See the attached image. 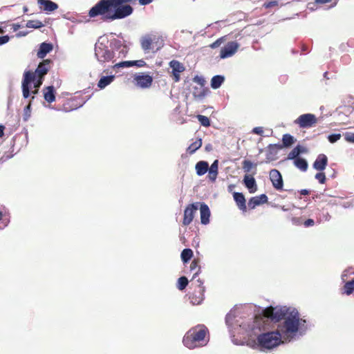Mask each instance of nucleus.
Listing matches in <instances>:
<instances>
[{"label": "nucleus", "instance_id": "6", "mask_svg": "<svg viewBox=\"0 0 354 354\" xmlns=\"http://www.w3.org/2000/svg\"><path fill=\"white\" fill-rule=\"evenodd\" d=\"M257 345L261 350H272L281 344H284L283 337L277 328L259 334L257 337Z\"/></svg>", "mask_w": 354, "mask_h": 354}, {"label": "nucleus", "instance_id": "30", "mask_svg": "<svg viewBox=\"0 0 354 354\" xmlns=\"http://www.w3.org/2000/svg\"><path fill=\"white\" fill-rule=\"evenodd\" d=\"M115 75H103L102 76L97 85V87L100 88V89H104L107 86H109V84H111L115 80Z\"/></svg>", "mask_w": 354, "mask_h": 354}, {"label": "nucleus", "instance_id": "1", "mask_svg": "<svg viewBox=\"0 0 354 354\" xmlns=\"http://www.w3.org/2000/svg\"><path fill=\"white\" fill-rule=\"evenodd\" d=\"M95 56L99 63H114L117 59L125 57L128 53L127 45L117 39L109 40L105 35L98 38L95 44Z\"/></svg>", "mask_w": 354, "mask_h": 354}, {"label": "nucleus", "instance_id": "29", "mask_svg": "<svg viewBox=\"0 0 354 354\" xmlns=\"http://www.w3.org/2000/svg\"><path fill=\"white\" fill-rule=\"evenodd\" d=\"M37 3L42 6L46 12H52L58 8V4L51 0H37Z\"/></svg>", "mask_w": 354, "mask_h": 354}, {"label": "nucleus", "instance_id": "51", "mask_svg": "<svg viewBox=\"0 0 354 354\" xmlns=\"http://www.w3.org/2000/svg\"><path fill=\"white\" fill-rule=\"evenodd\" d=\"M3 212L0 210V229H3L8 224L9 221L3 218Z\"/></svg>", "mask_w": 354, "mask_h": 354}, {"label": "nucleus", "instance_id": "22", "mask_svg": "<svg viewBox=\"0 0 354 354\" xmlns=\"http://www.w3.org/2000/svg\"><path fill=\"white\" fill-rule=\"evenodd\" d=\"M268 201V198L265 194H262L257 196H253L249 199L248 207L250 209H253L257 206L266 203Z\"/></svg>", "mask_w": 354, "mask_h": 354}, {"label": "nucleus", "instance_id": "34", "mask_svg": "<svg viewBox=\"0 0 354 354\" xmlns=\"http://www.w3.org/2000/svg\"><path fill=\"white\" fill-rule=\"evenodd\" d=\"M225 76L222 75H216L211 79L210 86L213 89L219 88L225 82Z\"/></svg>", "mask_w": 354, "mask_h": 354}, {"label": "nucleus", "instance_id": "23", "mask_svg": "<svg viewBox=\"0 0 354 354\" xmlns=\"http://www.w3.org/2000/svg\"><path fill=\"white\" fill-rule=\"evenodd\" d=\"M243 183L250 193L253 194L257 191V182L252 176L245 174L243 179Z\"/></svg>", "mask_w": 354, "mask_h": 354}, {"label": "nucleus", "instance_id": "60", "mask_svg": "<svg viewBox=\"0 0 354 354\" xmlns=\"http://www.w3.org/2000/svg\"><path fill=\"white\" fill-rule=\"evenodd\" d=\"M180 73H172L174 80L176 82H179L180 80Z\"/></svg>", "mask_w": 354, "mask_h": 354}, {"label": "nucleus", "instance_id": "18", "mask_svg": "<svg viewBox=\"0 0 354 354\" xmlns=\"http://www.w3.org/2000/svg\"><path fill=\"white\" fill-rule=\"evenodd\" d=\"M308 153V149L306 147L297 145H296L291 151L288 154L286 159L290 160H295L297 158H300L301 155L304 153Z\"/></svg>", "mask_w": 354, "mask_h": 354}, {"label": "nucleus", "instance_id": "62", "mask_svg": "<svg viewBox=\"0 0 354 354\" xmlns=\"http://www.w3.org/2000/svg\"><path fill=\"white\" fill-rule=\"evenodd\" d=\"M27 34H28V32H26V31H20L16 34V36L17 37H20L26 36Z\"/></svg>", "mask_w": 354, "mask_h": 354}, {"label": "nucleus", "instance_id": "54", "mask_svg": "<svg viewBox=\"0 0 354 354\" xmlns=\"http://www.w3.org/2000/svg\"><path fill=\"white\" fill-rule=\"evenodd\" d=\"M278 5V1H268L267 3H265L263 4V6L266 8H272V7H274V6H276Z\"/></svg>", "mask_w": 354, "mask_h": 354}, {"label": "nucleus", "instance_id": "40", "mask_svg": "<svg viewBox=\"0 0 354 354\" xmlns=\"http://www.w3.org/2000/svg\"><path fill=\"white\" fill-rule=\"evenodd\" d=\"M26 26L28 28L38 29L42 28L44 25L39 20H29L27 21Z\"/></svg>", "mask_w": 354, "mask_h": 354}, {"label": "nucleus", "instance_id": "52", "mask_svg": "<svg viewBox=\"0 0 354 354\" xmlns=\"http://www.w3.org/2000/svg\"><path fill=\"white\" fill-rule=\"evenodd\" d=\"M39 89L30 88V97L28 98V102H32L36 97V95L39 93Z\"/></svg>", "mask_w": 354, "mask_h": 354}, {"label": "nucleus", "instance_id": "3", "mask_svg": "<svg viewBox=\"0 0 354 354\" xmlns=\"http://www.w3.org/2000/svg\"><path fill=\"white\" fill-rule=\"evenodd\" d=\"M88 16H100L104 21L124 19L113 0H100L89 10Z\"/></svg>", "mask_w": 354, "mask_h": 354}, {"label": "nucleus", "instance_id": "43", "mask_svg": "<svg viewBox=\"0 0 354 354\" xmlns=\"http://www.w3.org/2000/svg\"><path fill=\"white\" fill-rule=\"evenodd\" d=\"M196 118L198 119L201 126L205 127H208L210 126V120L208 117L203 115H197Z\"/></svg>", "mask_w": 354, "mask_h": 354}, {"label": "nucleus", "instance_id": "55", "mask_svg": "<svg viewBox=\"0 0 354 354\" xmlns=\"http://www.w3.org/2000/svg\"><path fill=\"white\" fill-rule=\"evenodd\" d=\"M253 133L261 136L263 133V128L261 127H256L252 130Z\"/></svg>", "mask_w": 354, "mask_h": 354}, {"label": "nucleus", "instance_id": "21", "mask_svg": "<svg viewBox=\"0 0 354 354\" xmlns=\"http://www.w3.org/2000/svg\"><path fill=\"white\" fill-rule=\"evenodd\" d=\"M328 165V158L324 153H320L317 156L315 162L313 164V169L319 171H323Z\"/></svg>", "mask_w": 354, "mask_h": 354}, {"label": "nucleus", "instance_id": "19", "mask_svg": "<svg viewBox=\"0 0 354 354\" xmlns=\"http://www.w3.org/2000/svg\"><path fill=\"white\" fill-rule=\"evenodd\" d=\"M281 149L279 143L277 144H270L267 147L266 149V162H269L277 159V155L279 150Z\"/></svg>", "mask_w": 354, "mask_h": 354}, {"label": "nucleus", "instance_id": "33", "mask_svg": "<svg viewBox=\"0 0 354 354\" xmlns=\"http://www.w3.org/2000/svg\"><path fill=\"white\" fill-rule=\"evenodd\" d=\"M195 169L198 176H203L209 170V163L205 160H200L196 164Z\"/></svg>", "mask_w": 354, "mask_h": 354}, {"label": "nucleus", "instance_id": "31", "mask_svg": "<svg viewBox=\"0 0 354 354\" xmlns=\"http://www.w3.org/2000/svg\"><path fill=\"white\" fill-rule=\"evenodd\" d=\"M218 160H215L211 166H209V170H207L209 174L208 178L212 182H214L217 178V175L218 173Z\"/></svg>", "mask_w": 354, "mask_h": 354}, {"label": "nucleus", "instance_id": "58", "mask_svg": "<svg viewBox=\"0 0 354 354\" xmlns=\"http://www.w3.org/2000/svg\"><path fill=\"white\" fill-rule=\"evenodd\" d=\"M140 5L146 6L151 3L153 0H138Z\"/></svg>", "mask_w": 354, "mask_h": 354}, {"label": "nucleus", "instance_id": "53", "mask_svg": "<svg viewBox=\"0 0 354 354\" xmlns=\"http://www.w3.org/2000/svg\"><path fill=\"white\" fill-rule=\"evenodd\" d=\"M10 37L8 35L0 36V46L7 44L10 41Z\"/></svg>", "mask_w": 354, "mask_h": 354}, {"label": "nucleus", "instance_id": "8", "mask_svg": "<svg viewBox=\"0 0 354 354\" xmlns=\"http://www.w3.org/2000/svg\"><path fill=\"white\" fill-rule=\"evenodd\" d=\"M293 308L287 306H270L263 310L264 315L273 322H279L283 321L285 317L292 311Z\"/></svg>", "mask_w": 354, "mask_h": 354}, {"label": "nucleus", "instance_id": "45", "mask_svg": "<svg viewBox=\"0 0 354 354\" xmlns=\"http://www.w3.org/2000/svg\"><path fill=\"white\" fill-rule=\"evenodd\" d=\"M341 137L342 135L339 133H331L328 136L327 139L330 143L333 144L337 142Z\"/></svg>", "mask_w": 354, "mask_h": 354}, {"label": "nucleus", "instance_id": "17", "mask_svg": "<svg viewBox=\"0 0 354 354\" xmlns=\"http://www.w3.org/2000/svg\"><path fill=\"white\" fill-rule=\"evenodd\" d=\"M200 211V218L202 225H206L209 223L211 212L209 206L204 202H200L198 204Z\"/></svg>", "mask_w": 354, "mask_h": 354}, {"label": "nucleus", "instance_id": "2", "mask_svg": "<svg viewBox=\"0 0 354 354\" xmlns=\"http://www.w3.org/2000/svg\"><path fill=\"white\" fill-rule=\"evenodd\" d=\"M277 329L283 337L284 342L299 340L308 330L307 321L300 318L299 311L292 308L284 320L277 326Z\"/></svg>", "mask_w": 354, "mask_h": 354}, {"label": "nucleus", "instance_id": "28", "mask_svg": "<svg viewBox=\"0 0 354 354\" xmlns=\"http://www.w3.org/2000/svg\"><path fill=\"white\" fill-rule=\"evenodd\" d=\"M140 46L145 53H149L153 49V39L149 35H145L140 38Z\"/></svg>", "mask_w": 354, "mask_h": 354}, {"label": "nucleus", "instance_id": "42", "mask_svg": "<svg viewBox=\"0 0 354 354\" xmlns=\"http://www.w3.org/2000/svg\"><path fill=\"white\" fill-rule=\"evenodd\" d=\"M344 292L347 295H349L353 292V291H354V277L351 280L347 281L344 284Z\"/></svg>", "mask_w": 354, "mask_h": 354}, {"label": "nucleus", "instance_id": "48", "mask_svg": "<svg viewBox=\"0 0 354 354\" xmlns=\"http://www.w3.org/2000/svg\"><path fill=\"white\" fill-rule=\"evenodd\" d=\"M193 81L199 85V87H205V80L202 76L196 75L193 78Z\"/></svg>", "mask_w": 354, "mask_h": 354}, {"label": "nucleus", "instance_id": "44", "mask_svg": "<svg viewBox=\"0 0 354 354\" xmlns=\"http://www.w3.org/2000/svg\"><path fill=\"white\" fill-rule=\"evenodd\" d=\"M198 262H199L198 259H194L191 263V265H190L191 270H194L196 268H198V270L193 275L192 280H194L201 272V267L198 266Z\"/></svg>", "mask_w": 354, "mask_h": 354}, {"label": "nucleus", "instance_id": "9", "mask_svg": "<svg viewBox=\"0 0 354 354\" xmlns=\"http://www.w3.org/2000/svg\"><path fill=\"white\" fill-rule=\"evenodd\" d=\"M196 282L198 283V290L189 295V299L192 305H199L205 299V287L203 286V281L201 279H198Z\"/></svg>", "mask_w": 354, "mask_h": 354}, {"label": "nucleus", "instance_id": "13", "mask_svg": "<svg viewBox=\"0 0 354 354\" xmlns=\"http://www.w3.org/2000/svg\"><path fill=\"white\" fill-rule=\"evenodd\" d=\"M124 18L130 16L133 12V8L128 3H132L136 0H113Z\"/></svg>", "mask_w": 354, "mask_h": 354}, {"label": "nucleus", "instance_id": "27", "mask_svg": "<svg viewBox=\"0 0 354 354\" xmlns=\"http://www.w3.org/2000/svg\"><path fill=\"white\" fill-rule=\"evenodd\" d=\"M233 198L239 209L243 212H246V200L243 194L235 192L233 193Z\"/></svg>", "mask_w": 354, "mask_h": 354}, {"label": "nucleus", "instance_id": "4", "mask_svg": "<svg viewBox=\"0 0 354 354\" xmlns=\"http://www.w3.org/2000/svg\"><path fill=\"white\" fill-rule=\"evenodd\" d=\"M208 329L205 325H198L190 328L185 335L183 343L189 349H194L198 346H204L207 344L205 342Z\"/></svg>", "mask_w": 354, "mask_h": 354}, {"label": "nucleus", "instance_id": "32", "mask_svg": "<svg viewBox=\"0 0 354 354\" xmlns=\"http://www.w3.org/2000/svg\"><path fill=\"white\" fill-rule=\"evenodd\" d=\"M282 143H279V146H281V149L283 148H290L292 145H293L297 140L295 137L289 133H286L283 135L282 137Z\"/></svg>", "mask_w": 354, "mask_h": 354}, {"label": "nucleus", "instance_id": "64", "mask_svg": "<svg viewBox=\"0 0 354 354\" xmlns=\"http://www.w3.org/2000/svg\"><path fill=\"white\" fill-rule=\"evenodd\" d=\"M21 26L19 24H15L12 25V29L14 31H17L20 28Z\"/></svg>", "mask_w": 354, "mask_h": 354}, {"label": "nucleus", "instance_id": "37", "mask_svg": "<svg viewBox=\"0 0 354 354\" xmlns=\"http://www.w3.org/2000/svg\"><path fill=\"white\" fill-rule=\"evenodd\" d=\"M194 256V253L192 249L185 248L183 250L180 254V258L183 263H188Z\"/></svg>", "mask_w": 354, "mask_h": 354}, {"label": "nucleus", "instance_id": "24", "mask_svg": "<svg viewBox=\"0 0 354 354\" xmlns=\"http://www.w3.org/2000/svg\"><path fill=\"white\" fill-rule=\"evenodd\" d=\"M208 92H209V91L207 87L194 86L192 95L196 101L202 102Z\"/></svg>", "mask_w": 354, "mask_h": 354}, {"label": "nucleus", "instance_id": "11", "mask_svg": "<svg viewBox=\"0 0 354 354\" xmlns=\"http://www.w3.org/2000/svg\"><path fill=\"white\" fill-rule=\"evenodd\" d=\"M200 202H195L189 204L184 210L183 224L189 225L193 221L196 211L198 209Z\"/></svg>", "mask_w": 354, "mask_h": 354}, {"label": "nucleus", "instance_id": "36", "mask_svg": "<svg viewBox=\"0 0 354 354\" xmlns=\"http://www.w3.org/2000/svg\"><path fill=\"white\" fill-rule=\"evenodd\" d=\"M169 65L172 70L171 73H182L185 71L183 64L177 60H171Z\"/></svg>", "mask_w": 354, "mask_h": 354}, {"label": "nucleus", "instance_id": "47", "mask_svg": "<svg viewBox=\"0 0 354 354\" xmlns=\"http://www.w3.org/2000/svg\"><path fill=\"white\" fill-rule=\"evenodd\" d=\"M225 40V37H221L217 39L214 42L211 44L209 46V47L212 48V49H215L216 48H218L224 42Z\"/></svg>", "mask_w": 354, "mask_h": 354}, {"label": "nucleus", "instance_id": "16", "mask_svg": "<svg viewBox=\"0 0 354 354\" xmlns=\"http://www.w3.org/2000/svg\"><path fill=\"white\" fill-rule=\"evenodd\" d=\"M136 84L142 88H149L153 82V78L151 75L145 73L136 75L134 77Z\"/></svg>", "mask_w": 354, "mask_h": 354}, {"label": "nucleus", "instance_id": "5", "mask_svg": "<svg viewBox=\"0 0 354 354\" xmlns=\"http://www.w3.org/2000/svg\"><path fill=\"white\" fill-rule=\"evenodd\" d=\"M225 324L228 328L232 342L235 345L239 344L238 339L234 338L236 333L244 334L251 328L249 324L241 322V318L236 319V315L233 310L226 315Z\"/></svg>", "mask_w": 354, "mask_h": 354}, {"label": "nucleus", "instance_id": "25", "mask_svg": "<svg viewBox=\"0 0 354 354\" xmlns=\"http://www.w3.org/2000/svg\"><path fill=\"white\" fill-rule=\"evenodd\" d=\"M53 49V45L50 42H42L39 45V48L37 50V56L40 58H44L48 53L51 52Z\"/></svg>", "mask_w": 354, "mask_h": 354}, {"label": "nucleus", "instance_id": "46", "mask_svg": "<svg viewBox=\"0 0 354 354\" xmlns=\"http://www.w3.org/2000/svg\"><path fill=\"white\" fill-rule=\"evenodd\" d=\"M243 169L245 172L248 173L254 167V164L249 160H244L242 162Z\"/></svg>", "mask_w": 354, "mask_h": 354}, {"label": "nucleus", "instance_id": "10", "mask_svg": "<svg viewBox=\"0 0 354 354\" xmlns=\"http://www.w3.org/2000/svg\"><path fill=\"white\" fill-rule=\"evenodd\" d=\"M317 122L315 115L313 113H304L299 115L295 123L301 129H308L312 127Z\"/></svg>", "mask_w": 354, "mask_h": 354}, {"label": "nucleus", "instance_id": "61", "mask_svg": "<svg viewBox=\"0 0 354 354\" xmlns=\"http://www.w3.org/2000/svg\"><path fill=\"white\" fill-rule=\"evenodd\" d=\"M310 191L307 189H302L299 191L300 194L306 196L310 194Z\"/></svg>", "mask_w": 354, "mask_h": 354}, {"label": "nucleus", "instance_id": "56", "mask_svg": "<svg viewBox=\"0 0 354 354\" xmlns=\"http://www.w3.org/2000/svg\"><path fill=\"white\" fill-rule=\"evenodd\" d=\"M314 224H315V221L312 218H308L304 223V225L306 227L313 226Z\"/></svg>", "mask_w": 354, "mask_h": 354}, {"label": "nucleus", "instance_id": "38", "mask_svg": "<svg viewBox=\"0 0 354 354\" xmlns=\"http://www.w3.org/2000/svg\"><path fill=\"white\" fill-rule=\"evenodd\" d=\"M202 146V138H198L194 142L192 143L187 148V152L189 154L194 153Z\"/></svg>", "mask_w": 354, "mask_h": 354}, {"label": "nucleus", "instance_id": "57", "mask_svg": "<svg viewBox=\"0 0 354 354\" xmlns=\"http://www.w3.org/2000/svg\"><path fill=\"white\" fill-rule=\"evenodd\" d=\"M341 205L342 207H344L345 209L353 207V203L349 201L344 202V203H342Z\"/></svg>", "mask_w": 354, "mask_h": 354}, {"label": "nucleus", "instance_id": "41", "mask_svg": "<svg viewBox=\"0 0 354 354\" xmlns=\"http://www.w3.org/2000/svg\"><path fill=\"white\" fill-rule=\"evenodd\" d=\"M189 281L185 276H182L178 279L177 288L180 290H183L188 285Z\"/></svg>", "mask_w": 354, "mask_h": 354}, {"label": "nucleus", "instance_id": "50", "mask_svg": "<svg viewBox=\"0 0 354 354\" xmlns=\"http://www.w3.org/2000/svg\"><path fill=\"white\" fill-rule=\"evenodd\" d=\"M344 136L346 142L354 144V133L346 132Z\"/></svg>", "mask_w": 354, "mask_h": 354}, {"label": "nucleus", "instance_id": "14", "mask_svg": "<svg viewBox=\"0 0 354 354\" xmlns=\"http://www.w3.org/2000/svg\"><path fill=\"white\" fill-rule=\"evenodd\" d=\"M270 180L272 182L274 188L278 191L283 189V180L282 176L279 170L272 169L270 171Z\"/></svg>", "mask_w": 354, "mask_h": 354}, {"label": "nucleus", "instance_id": "59", "mask_svg": "<svg viewBox=\"0 0 354 354\" xmlns=\"http://www.w3.org/2000/svg\"><path fill=\"white\" fill-rule=\"evenodd\" d=\"M300 220H301L300 218L293 217L292 218V222L293 224L298 225H300V223H301Z\"/></svg>", "mask_w": 354, "mask_h": 354}, {"label": "nucleus", "instance_id": "26", "mask_svg": "<svg viewBox=\"0 0 354 354\" xmlns=\"http://www.w3.org/2000/svg\"><path fill=\"white\" fill-rule=\"evenodd\" d=\"M56 91L54 86H47L43 88V95L45 101L52 103L55 101Z\"/></svg>", "mask_w": 354, "mask_h": 354}, {"label": "nucleus", "instance_id": "63", "mask_svg": "<svg viewBox=\"0 0 354 354\" xmlns=\"http://www.w3.org/2000/svg\"><path fill=\"white\" fill-rule=\"evenodd\" d=\"M212 149H213V147H212V145L211 144H207L205 147V150L206 151H211L212 150Z\"/></svg>", "mask_w": 354, "mask_h": 354}, {"label": "nucleus", "instance_id": "20", "mask_svg": "<svg viewBox=\"0 0 354 354\" xmlns=\"http://www.w3.org/2000/svg\"><path fill=\"white\" fill-rule=\"evenodd\" d=\"M147 64L143 59L138 60H132V61H122L118 63L115 64L113 66V68H127L131 66H137V67H142L146 66Z\"/></svg>", "mask_w": 354, "mask_h": 354}, {"label": "nucleus", "instance_id": "49", "mask_svg": "<svg viewBox=\"0 0 354 354\" xmlns=\"http://www.w3.org/2000/svg\"><path fill=\"white\" fill-rule=\"evenodd\" d=\"M315 179H317L320 184H324L326 180V175L324 172L320 171L315 174Z\"/></svg>", "mask_w": 354, "mask_h": 354}, {"label": "nucleus", "instance_id": "15", "mask_svg": "<svg viewBox=\"0 0 354 354\" xmlns=\"http://www.w3.org/2000/svg\"><path fill=\"white\" fill-rule=\"evenodd\" d=\"M52 61L49 59H46L40 62L32 74L36 77H41L44 79L45 75L48 73L50 70V65Z\"/></svg>", "mask_w": 354, "mask_h": 354}, {"label": "nucleus", "instance_id": "12", "mask_svg": "<svg viewBox=\"0 0 354 354\" xmlns=\"http://www.w3.org/2000/svg\"><path fill=\"white\" fill-rule=\"evenodd\" d=\"M239 47V43L235 41L227 42V44L221 49L219 55L220 58L226 59L232 57L237 51Z\"/></svg>", "mask_w": 354, "mask_h": 354}, {"label": "nucleus", "instance_id": "35", "mask_svg": "<svg viewBox=\"0 0 354 354\" xmlns=\"http://www.w3.org/2000/svg\"><path fill=\"white\" fill-rule=\"evenodd\" d=\"M293 161V165L301 171H306L308 168V163L304 158H297Z\"/></svg>", "mask_w": 354, "mask_h": 354}, {"label": "nucleus", "instance_id": "7", "mask_svg": "<svg viewBox=\"0 0 354 354\" xmlns=\"http://www.w3.org/2000/svg\"><path fill=\"white\" fill-rule=\"evenodd\" d=\"M44 79L36 77L32 71H25L21 80L22 96L24 99L30 97V88L39 89Z\"/></svg>", "mask_w": 354, "mask_h": 354}, {"label": "nucleus", "instance_id": "39", "mask_svg": "<svg viewBox=\"0 0 354 354\" xmlns=\"http://www.w3.org/2000/svg\"><path fill=\"white\" fill-rule=\"evenodd\" d=\"M32 104V102H28V104L24 109L22 117L24 122H27L31 116Z\"/></svg>", "mask_w": 354, "mask_h": 354}]
</instances>
